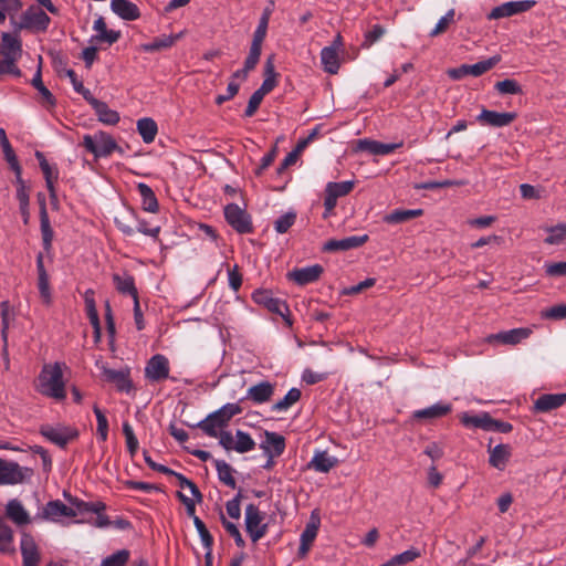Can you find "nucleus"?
<instances>
[{
	"label": "nucleus",
	"instance_id": "1",
	"mask_svg": "<svg viewBox=\"0 0 566 566\" xmlns=\"http://www.w3.org/2000/svg\"><path fill=\"white\" fill-rule=\"evenodd\" d=\"M64 363L45 364L38 377V390L41 395L62 401L66 398L65 382L63 379Z\"/></svg>",
	"mask_w": 566,
	"mask_h": 566
},
{
	"label": "nucleus",
	"instance_id": "2",
	"mask_svg": "<svg viewBox=\"0 0 566 566\" xmlns=\"http://www.w3.org/2000/svg\"><path fill=\"white\" fill-rule=\"evenodd\" d=\"M241 412L242 408L238 403H226L193 427L200 428L209 437H218V429L227 427L229 421Z\"/></svg>",
	"mask_w": 566,
	"mask_h": 566
},
{
	"label": "nucleus",
	"instance_id": "3",
	"mask_svg": "<svg viewBox=\"0 0 566 566\" xmlns=\"http://www.w3.org/2000/svg\"><path fill=\"white\" fill-rule=\"evenodd\" d=\"M81 146L93 154L95 158H106L113 151H118L120 155L124 154L123 148L117 145L116 140L103 130H98L93 135H84Z\"/></svg>",
	"mask_w": 566,
	"mask_h": 566
},
{
	"label": "nucleus",
	"instance_id": "4",
	"mask_svg": "<svg viewBox=\"0 0 566 566\" xmlns=\"http://www.w3.org/2000/svg\"><path fill=\"white\" fill-rule=\"evenodd\" d=\"M117 229L125 235L132 237L140 232L150 238L157 239L160 233V226L150 227L148 221L139 219L135 210L130 209L127 216L115 218Z\"/></svg>",
	"mask_w": 566,
	"mask_h": 566
},
{
	"label": "nucleus",
	"instance_id": "5",
	"mask_svg": "<svg viewBox=\"0 0 566 566\" xmlns=\"http://www.w3.org/2000/svg\"><path fill=\"white\" fill-rule=\"evenodd\" d=\"M226 221L240 234L253 232L252 218L247 210L240 208L237 203H228L224 207Z\"/></svg>",
	"mask_w": 566,
	"mask_h": 566
},
{
	"label": "nucleus",
	"instance_id": "6",
	"mask_svg": "<svg viewBox=\"0 0 566 566\" xmlns=\"http://www.w3.org/2000/svg\"><path fill=\"white\" fill-rule=\"evenodd\" d=\"M264 515L259 507L251 503L245 507V531L249 534L251 541L256 543L268 532V524L263 523Z\"/></svg>",
	"mask_w": 566,
	"mask_h": 566
},
{
	"label": "nucleus",
	"instance_id": "7",
	"mask_svg": "<svg viewBox=\"0 0 566 566\" xmlns=\"http://www.w3.org/2000/svg\"><path fill=\"white\" fill-rule=\"evenodd\" d=\"M501 61L500 55H493L488 60L475 64H462L459 67L449 69L447 74L451 80L459 81L467 75L480 76L493 69Z\"/></svg>",
	"mask_w": 566,
	"mask_h": 566
},
{
	"label": "nucleus",
	"instance_id": "8",
	"mask_svg": "<svg viewBox=\"0 0 566 566\" xmlns=\"http://www.w3.org/2000/svg\"><path fill=\"white\" fill-rule=\"evenodd\" d=\"M169 360L163 354L151 356L145 366V378L150 382H161L166 379L176 381L175 377L169 375Z\"/></svg>",
	"mask_w": 566,
	"mask_h": 566
},
{
	"label": "nucleus",
	"instance_id": "9",
	"mask_svg": "<svg viewBox=\"0 0 566 566\" xmlns=\"http://www.w3.org/2000/svg\"><path fill=\"white\" fill-rule=\"evenodd\" d=\"M51 18L41 9L30 7L25 10L17 24V30L28 29L36 32H45L50 25Z\"/></svg>",
	"mask_w": 566,
	"mask_h": 566
},
{
	"label": "nucleus",
	"instance_id": "10",
	"mask_svg": "<svg viewBox=\"0 0 566 566\" xmlns=\"http://www.w3.org/2000/svg\"><path fill=\"white\" fill-rule=\"evenodd\" d=\"M33 470L30 468H21L15 462H8L0 459V484H17L31 478Z\"/></svg>",
	"mask_w": 566,
	"mask_h": 566
},
{
	"label": "nucleus",
	"instance_id": "11",
	"mask_svg": "<svg viewBox=\"0 0 566 566\" xmlns=\"http://www.w3.org/2000/svg\"><path fill=\"white\" fill-rule=\"evenodd\" d=\"M252 300L258 305L264 306L271 313L277 314L283 318H285L286 314L290 312L287 304L280 298L273 297L269 290H255L252 293Z\"/></svg>",
	"mask_w": 566,
	"mask_h": 566
},
{
	"label": "nucleus",
	"instance_id": "12",
	"mask_svg": "<svg viewBox=\"0 0 566 566\" xmlns=\"http://www.w3.org/2000/svg\"><path fill=\"white\" fill-rule=\"evenodd\" d=\"M536 4L534 0L510 1L495 7L488 14V19L496 20L501 18L512 17L531 10Z\"/></svg>",
	"mask_w": 566,
	"mask_h": 566
},
{
	"label": "nucleus",
	"instance_id": "13",
	"mask_svg": "<svg viewBox=\"0 0 566 566\" xmlns=\"http://www.w3.org/2000/svg\"><path fill=\"white\" fill-rule=\"evenodd\" d=\"M324 272L321 264H314L305 268H296L287 272L286 277L300 286L314 283L319 280Z\"/></svg>",
	"mask_w": 566,
	"mask_h": 566
},
{
	"label": "nucleus",
	"instance_id": "14",
	"mask_svg": "<svg viewBox=\"0 0 566 566\" xmlns=\"http://www.w3.org/2000/svg\"><path fill=\"white\" fill-rule=\"evenodd\" d=\"M516 117L517 114L515 112L499 113L483 108L482 112L478 115L476 120L481 125L491 127H505L511 125L516 119Z\"/></svg>",
	"mask_w": 566,
	"mask_h": 566
},
{
	"label": "nucleus",
	"instance_id": "15",
	"mask_svg": "<svg viewBox=\"0 0 566 566\" xmlns=\"http://www.w3.org/2000/svg\"><path fill=\"white\" fill-rule=\"evenodd\" d=\"M369 240L367 234L352 235L340 240L331 239L326 241L322 248L323 252H338L357 249Z\"/></svg>",
	"mask_w": 566,
	"mask_h": 566
},
{
	"label": "nucleus",
	"instance_id": "16",
	"mask_svg": "<svg viewBox=\"0 0 566 566\" xmlns=\"http://www.w3.org/2000/svg\"><path fill=\"white\" fill-rule=\"evenodd\" d=\"M355 187L354 180H346L339 182H327L325 187L324 206L327 208L336 207L337 199L348 195Z\"/></svg>",
	"mask_w": 566,
	"mask_h": 566
},
{
	"label": "nucleus",
	"instance_id": "17",
	"mask_svg": "<svg viewBox=\"0 0 566 566\" xmlns=\"http://www.w3.org/2000/svg\"><path fill=\"white\" fill-rule=\"evenodd\" d=\"M40 433L60 448H65L69 441L75 439L78 434L76 430L54 428L50 424L41 426Z\"/></svg>",
	"mask_w": 566,
	"mask_h": 566
},
{
	"label": "nucleus",
	"instance_id": "18",
	"mask_svg": "<svg viewBox=\"0 0 566 566\" xmlns=\"http://www.w3.org/2000/svg\"><path fill=\"white\" fill-rule=\"evenodd\" d=\"M20 549L22 555V566H39L41 556L39 547L32 535L22 533Z\"/></svg>",
	"mask_w": 566,
	"mask_h": 566
},
{
	"label": "nucleus",
	"instance_id": "19",
	"mask_svg": "<svg viewBox=\"0 0 566 566\" xmlns=\"http://www.w3.org/2000/svg\"><path fill=\"white\" fill-rule=\"evenodd\" d=\"M104 380L115 385L118 391L129 392L133 388L130 373L128 369L116 370L108 367L102 368Z\"/></svg>",
	"mask_w": 566,
	"mask_h": 566
},
{
	"label": "nucleus",
	"instance_id": "20",
	"mask_svg": "<svg viewBox=\"0 0 566 566\" xmlns=\"http://www.w3.org/2000/svg\"><path fill=\"white\" fill-rule=\"evenodd\" d=\"M451 411H452L451 403L440 401V402H437L427 408L413 411L412 419L419 420V421H431L434 419L446 417Z\"/></svg>",
	"mask_w": 566,
	"mask_h": 566
},
{
	"label": "nucleus",
	"instance_id": "21",
	"mask_svg": "<svg viewBox=\"0 0 566 566\" xmlns=\"http://www.w3.org/2000/svg\"><path fill=\"white\" fill-rule=\"evenodd\" d=\"M531 334L528 328H513L510 331H503L496 334H491L488 336L486 340L492 343H501L505 345H516L521 343L523 339L527 338Z\"/></svg>",
	"mask_w": 566,
	"mask_h": 566
},
{
	"label": "nucleus",
	"instance_id": "22",
	"mask_svg": "<svg viewBox=\"0 0 566 566\" xmlns=\"http://www.w3.org/2000/svg\"><path fill=\"white\" fill-rule=\"evenodd\" d=\"M285 438L276 432L265 431L264 440L260 443L264 454H271L272 457H280L285 450Z\"/></svg>",
	"mask_w": 566,
	"mask_h": 566
},
{
	"label": "nucleus",
	"instance_id": "23",
	"mask_svg": "<svg viewBox=\"0 0 566 566\" xmlns=\"http://www.w3.org/2000/svg\"><path fill=\"white\" fill-rule=\"evenodd\" d=\"M75 517L76 511L73 507L65 505L60 500L50 501L43 507L42 517L50 521H59L60 517Z\"/></svg>",
	"mask_w": 566,
	"mask_h": 566
},
{
	"label": "nucleus",
	"instance_id": "24",
	"mask_svg": "<svg viewBox=\"0 0 566 566\" xmlns=\"http://www.w3.org/2000/svg\"><path fill=\"white\" fill-rule=\"evenodd\" d=\"M35 158L38 159L41 171L43 172L50 199L55 200L54 182L59 178V170L56 167H52L48 163V160L42 151L36 150Z\"/></svg>",
	"mask_w": 566,
	"mask_h": 566
},
{
	"label": "nucleus",
	"instance_id": "25",
	"mask_svg": "<svg viewBox=\"0 0 566 566\" xmlns=\"http://www.w3.org/2000/svg\"><path fill=\"white\" fill-rule=\"evenodd\" d=\"M0 55L2 57L20 59L22 55V42L17 34L3 32L0 41Z\"/></svg>",
	"mask_w": 566,
	"mask_h": 566
},
{
	"label": "nucleus",
	"instance_id": "26",
	"mask_svg": "<svg viewBox=\"0 0 566 566\" xmlns=\"http://www.w3.org/2000/svg\"><path fill=\"white\" fill-rule=\"evenodd\" d=\"M566 402V392L563 394H544L534 402V411L549 412L559 408Z\"/></svg>",
	"mask_w": 566,
	"mask_h": 566
},
{
	"label": "nucleus",
	"instance_id": "27",
	"mask_svg": "<svg viewBox=\"0 0 566 566\" xmlns=\"http://www.w3.org/2000/svg\"><path fill=\"white\" fill-rule=\"evenodd\" d=\"M88 104L94 109L95 115L101 123L106 125H116L119 122V113L111 109L105 102L94 97L88 102Z\"/></svg>",
	"mask_w": 566,
	"mask_h": 566
},
{
	"label": "nucleus",
	"instance_id": "28",
	"mask_svg": "<svg viewBox=\"0 0 566 566\" xmlns=\"http://www.w3.org/2000/svg\"><path fill=\"white\" fill-rule=\"evenodd\" d=\"M489 463L491 467L503 470L506 467V463L509 462L511 454H512V448L510 444L500 443L495 446L494 448H491V442L489 443Z\"/></svg>",
	"mask_w": 566,
	"mask_h": 566
},
{
	"label": "nucleus",
	"instance_id": "29",
	"mask_svg": "<svg viewBox=\"0 0 566 566\" xmlns=\"http://www.w3.org/2000/svg\"><path fill=\"white\" fill-rule=\"evenodd\" d=\"M182 36L184 32L170 35L163 34L155 38L151 42L140 44V50L149 53L164 51L175 45V43Z\"/></svg>",
	"mask_w": 566,
	"mask_h": 566
},
{
	"label": "nucleus",
	"instance_id": "30",
	"mask_svg": "<svg viewBox=\"0 0 566 566\" xmlns=\"http://www.w3.org/2000/svg\"><path fill=\"white\" fill-rule=\"evenodd\" d=\"M111 9L120 19L126 21H134L140 17L139 8L128 0H112Z\"/></svg>",
	"mask_w": 566,
	"mask_h": 566
},
{
	"label": "nucleus",
	"instance_id": "31",
	"mask_svg": "<svg viewBox=\"0 0 566 566\" xmlns=\"http://www.w3.org/2000/svg\"><path fill=\"white\" fill-rule=\"evenodd\" d=\"M402 144H385L377 140L359 139L357 148L363 151H368L371 155L385 156L394 153Z\"/></svg>",
	"mask_w": 566,
	"mask_h": 566
},
{
	"label": "nucleus",
	"instance_id": "32",
	"mask_svg": "<svg viewBox=\"0 0 566 566\" xmlns=\"http://www.w3.org/2000/svg\"><path fill=\"white\" fill-rule=\"evenodd\" d=\"M274 394V385L269 381H261L247 391L245 399L252 400L254 403L261 405L271 399Z\"/></svg>",
	"mask_w": 566,
	"mask_h": 566
},
{
	"label": "nucleus",
	"instance_id": "33",
	"mask_svg": "<svg viewBox=\"0 0 566 566\" xmlns=\"http://www.w3.org/2000/svg\"><path fill=\"white\" fill-rule=\"evenodd\" d=\"M93 29L97 32V34L93 35L91 41L106 42L111 45L117 42L120 38V31L107 29L103 17H98V19L95 20Z\"/></svg>",
	"mask_w": 566,
	"mask_h": 566
},
{
	"label": "nucleus",
	"instance_id": "34",
	"mask_svg": "<svg viewBox=\"0 0 566 566\" xmlns=\"http://www.w3.org/2000/svg\"><path fill=\"white\" fill-rule=\"evenodd\" d=\"M337 464V459L331 457L327 451L315 452L312 460L308 462L307 468L316 472L327 473Z\"/></svg>",
	"mask_w": 566,
	"mask_h": 566
},
{
	"label": "nucleus",
	"instance_id": "35",
	"mask_svg": "<svg viewBox=\"0 0 566 566\" xmlns=\"http://www.w3.org/2000/svg\"><path fill=\"white\" fill-rule=\"evenodd\" d=\"M113 283L120 294L130 295L134 301L138 298L134 276L129 273H124L123 275L118 273L113 274Z\"/></svg>",
	"mask_w": 566,
	"mask_h": 566
},
{
	"label": "nucleus",
	"instance_id": "36",
	"mask_svg": "<svg viewBox=\"0 0 566 566\" xmlns=\"http://www.w3.org/2000/svg\"><path fill=\"white\" fill-rule=\"evenodd\" d=\"M423 214L422 209H396L384 216L382 220L388 224H400Z\"/></svg>",
	"mask_w": 566,
	"mask_h": 566
},
{
	"label": "nucleus",
	"instance_id": "37",
	"mask_svg": "<svg viewBox=\"0 0 566 566\" xmlns=\"http://www.w3.org/2000/svg\"><path fill=\"white\" fill-rule=\"evenodd\" d=\"M323 69L328 74H337L340 63L336 46H325L321 51Z\"/></svg>",
	"mask_w": 566,
	"mask_h": 566
},
{
	"label": "nucleus",
	"instance_id": "38",
	"mask_svg": "<svg viewBox=\"0 0 566 566\" xmlns=\"http://www.w3.org/2000/svg\"><path fill=\"white\" fill-rule=\"evenodd\" d=\"M137 190L142 198V207L145 211L156 213L159 209V203L154 190L146 184L139 182Z\"/></svg>",
	"mask_w": 566,
	"mask_h": 566
},
{
	"label": "nucleus",
	"instance_id": "39",
	"mask_svg": "<svg viewBox=\"0 0 566 566\" xmlns=\"http://www.w3.org/2000/svg\"><path fill=\"white\" fill-rule=\"evenodd\" d=\"M137 132L144 143L150 144L155 140L158 133L157 123L150 117H144L137 120Z\"/></svg>",
	"mask_w": 566,
	"mask_h": 566
},
{
	"label": "nucleus",
	"instance_id": "40",
	"mask_svg": "<svg viewBox=\"0 0 566 566\" xmlns=\"http://www.w3.org/2000/svg\"><path fill=\"white\" fill-rule=\"evenodd\" d=\"M0 145L4 155V159L9 164L13 172H19L21 168L17 155L7 137L6 130L0 128Z\"/></svg>",
	"mask_w": 566,
	"mask_h": 566
},
{
	"label": "nucleus",
	"instance_id": "41",
	"mask_svg": "<svg viewBox=\"0 0 566 566\" xmlns=\"http://www.w3.org/2000/svg\"><path fill=\"white\" fill-rule=\"evenodd\" d=\"M7 515L17 525H24L30 522V516L18 500H11L7 505Z\"/></svg>",
	"mask_w": 566,
	"mask_h": 566
},
{
	"label": "nucleus",
	"instance_id": "42",
	"mask_svg": "<svg viewBox=\"0 0 566 566\" xmlns=\"http://www.w3.org/2000/svg\"><path fill=\"white\" fill-rule=\"evenodd\" d=\"M213 464L217 470L218 478H219L220 482H222L224 485H227L231 489H235L237 482L232 475V473L234 472L232 467L229 463H227L224 460H218V459L213 460Z\"/></svg>",
	"mask_w": 566,
	"mask_h": 566
},
{
	"label": "nucleus",
	"instance_id": "43",
	"mask_svg": "<svg viewBox=\"0 0 566 566\" xmlns=\"http://www.w3.org/2000/svg\"><path fill=\"white\" fill-rule=\"evenodd\" d=\"M70 503L73 509L76 511V515L84 514V513H99L105 511L106 505L105 503L97 501V502H85L83 500H80L77 497H70Z\"/></svg>",
	"mask_w": 566,
	"mask_h": 566
},
{
	"label": "nucleus",
	"instance_id": "44",
	"mask_svg": "<svg viewBox=\"0 0 566 566\" xmlns=\"http://www.w3.org/2000/svg\"><path fill=\"white\" fill-rule=\"evenodd\" d=\"M490 418L491 416L488 412H481L480 415L473 416L464 412L461 416V423L468 428H480L488 431Z\"/></svg>",
	"mask_w": 566,
	"mask_h": 566
},
{
	"label": "nucleus",
	"instance_id": "45",
	"mask_svg": "<svg viewBox=\"0 0 566 566\" xmlns=\"http://www.w3.org/2000/svg\"><path fill=\"white\" fill-rule=\"evenodd\" d=\"M1 308V339L7 342L10 322L14 319V311L9 301H3L0 304Z\"/></svg>",
	"mask_w": 566,
	"mask_h": 566
},
{
	"label": "nucleus",
	"instance_id": "46",
	"mask_svg": "<svg viewBox=\"0 0 566 566\" xmlns=\"http://www.w3.org/2000/svg\"><path fill=\"white\" fill-rule=\"evenodd\" d=\"M302 392L298 388H291L283 399L272 406L273 411H285L301 399Z\"/></svg>",
	"mask_w": 566,
	"mask_h": 566
},
{
	"label": "nucleus",
	"instance_id": "47",
	"mask_svg": "<svg viewBox=\"0 0 566 566\" xmlns=\"http://www.w3.org/2000/svg\"><path fill=\"white\" fill-rule=\"evenodd\" d=\"M13 533L9 525L0 520V553L10 554L14 552L12 547Z\"/></svg>",
	"mask_w": 566,
	"mask_h": 566
},
{
	"label": "nucleus",
	"instance_id": "48",
	"mask_svg": "<svg viewBox=\"0 0 566 566\" xmlns=\"http://www.w3.org/2000/svg\"><path fill=\"white\" fill-rule=\"evenodd\" d=\"M255 448V442L252 437L242 430H237L235 432V442H234V451L239 453H247L252 451Z\"/></svg>",
	"mask_w": 566,
	"mask_h": 566
},
{
	"label": "nucleus",
	"instance_id": "49",
	"mask_svg": "<svg viewBox=\"0 0 566 566\" xmlns=\"http://www.w3.org/2000/svg\"><path fill=\"white\" fill-rule=\"evenodd\" d=\"M420 556V552L417 548L407 549L400 554L392 556L381 566H400L413 562Z\"/></svg>",
	"mask_w": 566,
	"mask_h": 566
},
{
	"label": "nucleus",
	"instance_id": "50",
	"mask_svg": "<svg viewBox=\"0 0 566 566\" xmlns=\"http://www.w3.org/2000/svg\"><path fill=\"white\" fill-rule=\"evenodd\" d=\"M84 301H85L86 315L90 319L91 325L101 324L98 312L96 310L93 290L90 289L84 293Z\"/></svg>",
	"mask_w": 566,
	"mask_h": 566
},
{
	"label": "nucleus",
	"instance_id": "51",
	"mask_svg": "<svg viewBox=\"0 0 566 566\" xmlns=\"http://www.w3.org/2000/svg\"><path fill=\"white\" fill-rule=\"evenodd\" d=\"M169 475L175 476L177 479L178 485H179L180 489L188 488L190 490L192 496L196 499V501L198 503H200L202 501L203 495L200 492L199 488L195 484V482L189 480L184 474L178 473V472H176L174 470H172V473H170Z\"/></svg>",
	"mask_w": 566,
	"mask_h": 566
},
{
	"label": "nucleus",
	"instance_id": "52",
	"mask_svg": "<svg viewBox=\"0 0 566 566\" xmlns=\"http://www.w3.org/2000/svg\"><path fill=\"white\" fill-rule=\"evenodd\" d=\"M130 557V552L128 549H119L112 555L105 557L101 566H126Z\"/></svg>",
	"mask_w": 566,
	"mask_h": 566
},
{
	"label": "nucleus",
	"instance_id": "53",
	"mask_svg": "<svg viewBox=\"0 0 566 566\" xmlns=\"http://www.w3.org/2000/svg\"><path fill=\"white\" fill-rule=\"evenodd\" d=\"M40 229L42 234L43 249L45 252H50L52 249L54 232L51 228L49 217L40 218Z\"/></svg>",
	"mask_w": 566,
	"mask_h": 566
},
{
	"label": "nucleus",
	"instance_id": "54",
	"mask_svg": "<svg viewBox=\"0 0 566 566\" xmlns=\"http://www.w3.org/2000/svg\"><path fill=\"white\" fill-rule=\"evenodd\" d=\"M315 518V513H312L311 522H308L305 526V530L301 534V542L312 545L314 539L317 536L318 527H319V518Z\"/></svg>",
	"mask_w": 566,
	"mask_h": 566
},
{
	"label": "nucleus",
	"instance_id": "55",
	"mask_svg": "<svg viewBox=\"0 0 566 566\" xmlns=\"http://www.w3.org/2000/svg\"><path fill=\"white\" fill-rule=\"evenodd\" d=\"M65 75L70 78L74 91L81 94L87 103L94 98L91 91L83 85V82L77 78L76 73L72 69L65 70Z\"/></svg>",
	"mask_w": 566,
	"mask_h": 566
},
{
	"label": "nucleus",
	"instance_id": "56",
	"mask_svg": "<svg viewBox=\"0 0 566 566\" xmlns=\"http://www.w3.org/2000/svg\"><path fill=\"white\" fill-rule=\"evenodd\" d=\"M296 221V212L287 211L274 221V229L277 233H286Z\"/></svg>",
	"mask_w": 566,
	"mask_h": 566
},
{
	"label": "nucleus",
	"instance_id": "57",
	"mask_svg": "<svg viewBox=\"0 0 566 566\" xmlns=\"http://www.w3.org/2000/svg\"><path fill=\"white\" fill-rule=\"evenodd\" d=\"M93 411L97 420V436L103 442H105L108 437L107 418L97 405L93 406Z\"/></svg>",
	"mask_w": 566,
	"mask_h": 566
},
{
	"label": "nucleus",
	"instance_id": "58",
	"mask_svg": "<svg viewBox=\"0 0 566 566\" xmlns=\"http://www.w3.org/2000/svg\"><path fill=\"white\" fill-rule=\"evenodd\" d=\"M220 520L227 533L233 537L235 545L240 548H243L245 546V541L243 539L238 526L234 523L228 521L222 513L220 514Z\"/></svg>",
	"mask_w": 566,
	"mask_h": 566
},
{
	"label": "nucleus",
	"instance_id": "59",
	"mask_svg": "<svg viewBox=\"0 0 566 566\" xmlns=\"http://www.w3.org/2000/svg\"><path fill=\"white\" fill-rule=\"evenodd\" d=\"M193 524L199 533L203 547L211 551L213 546V537L208 531L206 524L198 516H193Z\"/></svg>",
	"mask_w": 566,
	"mask_h": 566
},
{
	"label": "nucleus",
	"instance_id": "60",
	"mask_svg": "<svg viewBox=\"0 0 566 566\" xmlns=\"http://www.w3.org/2000/svg\"><path fill=\"white\" fill-rule=\"evenodd\" d=\"M495 90L500 94H522L523 90L521 85L515 81L511 78H505L503 81H500L495 84Z\"/></svg>",
	"mask_w": 566,
	"mask_h": 566
},
{
	"label": "nucleus",
	"instance_id": "61",
	"mask_svg": "<svg viewBox=\"0 0 566 566\" xmlns=\"http://www.w3.org/2000/svg\"><path fill=\"white\" fill-rule=\"evenodd\" d=\"M15 174V184H17V199L19 201V205L23 203H30V197L29 191L25 186L24 180L22 179V169L19 170V172Z\"/></svg>",
	"mask_w": 566,
	"mask_h": 566
},
{
	"label": "nucleus",
	"instance_id": "62",
	"mask_svg": "<svg viewBox=\"0 0 566 566\" xmlns=\"http://www.w3.org/2000/svg\"><path fill=\"white\" fill-rule=\"evenodd\" d=\"M386 33V30L380 24H374L369 31L365 33V40L363 42L364 48L371 46L375 42H377L381 36Z\"/></svg>",
	"mask_w": 566,
	"mask_h": 566
},
{
	"label": "nucleus",
	"instance_id": "63",
	"mask_svg": "<svg viewBox=\"0 0 566 566\" xmlns=\"http://www.w3.org/2000/svg\"><path fill=\"white\" fill-rule=\"evenodd\" d=\"M454 9H450L436 24L434 29L430 32V36H437L441 33H443L448 27L453 22L454 20Z\"/></svg>",
	"mask_w": 566,
	"mask_h": 566
},
{
	"label": "nucleus",
	"instance_id": "64",
	"mask_svg": "<svg viewBox=\"0 0 566 566\" xmlns=\"http://www.w3.org/2000/svg\"><path fill=\"white\" fill-rule=\"evenodd\" d=\"M19 59L12 57H3L0 61V75L2 74H11L17 77L21 76V70L17 66V61Z\"/></svg>",
	"mask_w": 566,
	"mask_h": 566
}]
</instances>
